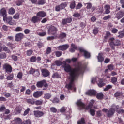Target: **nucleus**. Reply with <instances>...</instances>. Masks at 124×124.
I'll use <instances>...</instances> for the list:
<instances>
[{
    "label": "nucleus",
    "instance_id": "obj_63",
    "mask_svg": "<svg viewBox=\"0 0 124 124\" xmlns=\"http://www.w3.org/2000/svg\"><path fill=\"white\" fill-rule=\"evenodd\" d=\"M66 111V108L64 107H63L60 108L61 113H65Z\"/></svg>",
    "mask_w": 124,
    "mask_h": 124
},
{
    "label": "nucleus",
    "instance_id": "obj_9",
    "mask_svg": "<svg viewBox=\"0 0 124 124\" xmlns=\"http://www.w3.org/2000/svg\"><path fill=\"white\" fill-rule=\"evenodd\" d=\"M78 50L80 53H83V56L85 59H90V58H91V53L89 52L88 51L82 48H78Z\"/></svg>",
    "mask_w": 124,
    "mask_h": 124
},
{
    "label": "nucleus",
    "instance_id": "obj_18",
    "mask_svg": "<svg viewBox=\"0 0 124 124\" xmlns=\"http://www.w3.org/2000/svg\"><path fill=\"white\" fill-rule=\"evenodd\" d=\"M97 85L99 88H102L104 86H105V83L104 82V79L103 78H99L98 80L96 81Z\"/></svg>",
    "mask_w": 124,
    "mask_h": 124
},
{
    "label": "nucleus",
    "instance_id": "obj_4",
    "mask_svg": "<svg viewBox=\"0 0 124 124\" xmlns=\"http://www.w3.org/2000/svg\"><path fill=\"white\" fill-rule=\"evenodd\" d=\"M48 35H58V28L53 25H50L47 30Z\"/></svg>",
    "mask_w": 124,
    "mask_h": 124
},
{
    "label": "nucleus",
    "instance_id": "obj_59",
    "mask_svg": "<svg viewBox=\"0 0 124 124\" xmlns=\"http://www.w3.org/2000/svg\"><path fill=\"white\" fill-rule=\"evenodd\" d=\"M23 31V28L21 27H17L16 28L15 31L16 32H19L20 31Z\"/></svg>",
    "mask_w": 124,
    "mask_h": 124
},
{
    "label": "nucleus",
    "instance_id": "obj_62",
    "mask_svg": "<svg viewBox=\"0 0 124 124\" xmlns=\"http://www.w3.org/2000/svg\"><path fill=\"white\" fill-rule=\"evenodd\" d=\"M119 34L118 37H120V38H123V37L124 36V31H121L119 32Z\"/></svg>",
    "mask_w": 124,
    "mask_h": 124
},
{
    "label": "nucleus",
    "instance_id": "obj_28",
    "mask_svg": "<svg viewBox=\"0 0 124 124\" xmlns=\"http://www.w3.org/2000/svg\"><path fill=\"white\" fill-rule=\"evenodd\" d=\"M16 12V10L14 9L13 7H11L8 9V13L9 15H14Z\"/></svg>",
    "mask_w": 124,
    "mask_h": 124
},
{
    "label": "nucleus",
    "instance_id": "obj_51",
    "mask_svg": "<svg viewBox=\"0 0 124 124\" xmlns=\"http://www.w3.org/2000/svg\"><path fill=\"white\" fill-rule=\"evenodd\" d=\"M56 37H57V36L55 35L54 36H48L47 37V40L48 41H50L51 40H54V39H56Z\"/></svg>",
    "mask_w": 124,
    "mask_h": 124
},
{
    "label": "nucleus",
    "instance_id": "obj_37",
    "mask_svg": "<svg viewBox=\"0 0 124 124\" xmlns=\"http://www.w3.org/2000/svg\"><path fill=\"white\" fill-rule=\"evenodd\" d=\"M110 36H111V33H110V32H107L106 33L105 36L104 37L105 39L104 41H105V42H107L106 39H108V38H109Z\"/></svg>",
    "mask_w": 124,
    "mask_h": 124
},
{
    "label": "nucleus",
    "instance_id": "obj_10",
    "mask_svg": "<svg viewBox=\"0 0 124 124\" xmlns=\"http://www.w3.org/2000/svg\"><path fill=\"white\" fill-rule=\"evenodd\" d=\"M66 6H67V4L66 3H61L60 5H56L55 6V11L57 12H59L61 10H62V9H64Z\"/></svg>",
    "mask_w": 124,
    "mask_h": 124
},
{
    "label": "nucleus",
    "instance_id": "obj_24",
    "mask_svg": "<svg viewBox=\"0 0 124 124\" xmlns=\"http://www.w3.org/2000/svg\"><path fill=\"white\" fill-rule=\"evenodd\" d=\"M97 58L98 59V62H102L104 61V57H103V53L102 52L99 53Z\"/></svg>",
    "mask_w": 124,
    "mask_h": 124
},
{
    "label": "nucleus",
    "instance_id": "obj_60",
    "mask_svg": "<svg viewBox=\"0 0 124 124\" xmlns=\"http://www.w3.org/2000/svg\"><path fill=\"white\" fill-rule=\"evenodd\" d=\"M51 52H52V48L50 47H48L46 50V54L49 55V54L51 53Z\"/></svg>",
    "mask_w": 124,
    "mask_h": 124
},
{
    "label": "nucleus",
    "instance_id": "obj_17",
    "mask_svg": "<svg viewBox=\"0 0 124 124\" xmlns=\"http://www.w3.org/2000/svg\"><path fill=\"white\" fill-rule=\"evenodd\" d=\"M72 22V18L67 17L62 20V24L63 25V26H65V25H67V24H70Z\"/></svg>",
    "mask_w": 124,
    "mask_h": 124
},
{
    "label": "nucleus",
    "instance_id": "obj_1",
    "mask_svg": "<svg viewBox=\"0 0 124 124\" xmlns=\"http://www.w3.org/2000/svg\"><path fill=\"white\" fill-rule=\"evenodd\" d=\"M64 65L63 66L64 71L69 73L68 78L79 77L81 74L84 73L85 68L81 65H78L75 68H72L71 66L68 64H66L65 62H63Z\"/></svg>",
    "mask_w": 124,
    "mask_h": 124
},
{
    "label": "nucleus",
    "instance_id": "obj_53",
    "mask_svg": "<svg viewBox=\"0 0 124 124\" xmlns=\"http://www.w3.org/2000/svg\"><path fill=\"white\" fill-rule=\"evenodd\" d=\"M111 17H112V16L110 15L106 16L103 18V20H104V21L109 20V19H111Z\"/></svg>",
    "mask_w": 124,
    "mask_h": 124
},
{
    "label": "nucleus",
    "instance_id": "obj_43",
    "mask_svg": "<svg viewBox=\"0 0 124 124\" xmlns=\"http://www.w3.org/2000/svg\"><path fill=\"white\" fill-rule=\"evenodd\" d=\"M112 86L111 85H108L106 86V88H105L104 89V92H107V91H109V90H110V89H112Z\"/></svg>",
    "mask_w": 124,
    "mask_h": 124
},
{
    "label": "nucleus",
    "instance_id": "obj_29",
    "mask_svg": "<svg viewBox=\"0 0 124 124\" xmlns=\"http://www.w3.org/2000/svg\"><path fill=\"white\" fill-rule=\"evenodd\" d=\"M67 34L66 33L64 32H61L58 37L59 39H63V38H66Z\"/></svg>",
    "mask_w": 124,
    "mask_h": 124
},
{
    "label": "nucleus",
    "instance_id": "obj_26",
    "mask_svg": "<svg viewBox=\"0 0 124 124\" xmlns=\"http://www.w3.org/2000/svg\"><path fill=\"white\" fill-rule=\"evenodd\" d=\"M26 101L27 103H28V104H30V105H34L35 99L34 98L26 99Z\"/></svg>",
    "mask_w": 124,
    "mask_h": 124
},
{
    "label": "nucleus",
    "instance_id": "obj_11",
    "mask_svg": "<svg viewBox=\"0 0 124 124\" xmlns=\"http://www.w3.org/2000/svg\"><path fill=\"white\" fill-rule=\"evenodd\" d=\"M33 114L35 118H41V117L44 116V112L40 111V110H34Z\"/></svg>",
    "mask_w": 124,
    "mask_h": 124
},
{
    "label": "nucleus",
    "instance_id": "obj_31",
    "mask_svg": "<svg viewBox=\"0 0 124 124\" xmlns=\"http://www.w3.org/2000/svg\"><path fill=\"white\" fill-rule=\"evenodd\" d=\"M122 95H123V93L122 92L117 91L114 93V97H116V98L121 97V96H122Z\"/></svg>",
    "mask_w": 124,
    "mask_h": 124
},
{
    "label": "nucleus",
    "instance_id": "obj_61",
    "mask_svg": "<svg viewBox=\"0 0 124 124\" xmlns=\"http://www.w3.org/2000/svg\"><path fill=\"white\" fill-rule=\"evenodd\" d=\"M73 16L75 18H79L80 16H81V14H80V13H74Z\"/></svg>",
    "mask_w": 124,
    "mask_h": 124
},
{
    "label": "nucleus",
    "instance_id": "obj_54",
    "mask_svg": "<svg viewBox=\"0 0 124 124\" xmlns=\"http://www.w3.org/2000/svg\"><path fill=\"white\" fill-rule=\"evenodd\" d=\"M4 96L5 97H6V98H8V97H10L11 96V94L7 92H4L3 93Z\"/></svg>",
    "mask_w": 124,
    "mask_h": 124
},
{
    "label": "nucleus",
    "instance_id": "obj_7",
    "mask_svg": "<svg viewBox=\"0 0 124 124\" xmlns=\"http://www.w3.org/2000/svg\"><path fill=\"white\" fill-rule=\"evenodd\" d=\"M3 20L4 22H5L6 23H7V24H8L11 26H15V25H16V22L13 20V18H12V16L8 17L7 16H6L5 17L3 18Z\"/></svg>",
    "mask_w": 124,
    "mask_h": 124
},
{
    "label": "nucleus",
    "instance_id": "obj_46",
    "mask_svg": "<svg viewBox=\"0 0 124 124\" xmlns=\"http://www.w3.org/2000/svg\"><path fill=\"white\" fill-rule=\"evenodd\" d=\"M49 110L51 113H57V109L55 107H51L49 108Z\"/></svg>",
    "mask_w": 124,
    "mask_h": 124
},
{
    "label": "nucleus",
    "instance_id": "obj_41",
    "mask_svg": "<svg viewBox=\"0 0 124 124\" xmlns=\"http://www.w3.org/2000/svg\"><path fill=\"white\" fill-rule=\"evenodd\" d=\"M76 5V4H75V1H73L70 4V8H71V9H74V8H75Z\"/></svg>",
    "mask_w": 124,
    "mask_h": 124
},
{
    "label": "nucleus",
    "instance_id": "obj_12",
    "mask_svg": "<svg viewBox=\"0 0 124 124\" xmlns=\"http://www.w3.org/2000/svg\"><path fill=\"white\" fill-rule=\"evenodd\" d=\"M25 37V35L22 33H18L16 34L15 36V40L16 41L19 42L21 41L22 39H24Z\"/></svg>",
    "mask_w": 124,
    "mask_h": 124
},
{
    "label": "nucleus",
    "instance_id": "obj_48",
    "mask_svg": "<svg viewBox=\"0 0 124 124\" xmlns=\"http://www.w3.org/2000/svg\"><path fill=\"white\" fill-rule=\"evenodd\" d=\"M99 30H98V28H95L93 30V32L94 35H96L97 33H98V31Z\"/></svg>",
    "mask_w": 124,
    "mask_h": 124
},
{
    "label": "nucleus",
    "instance_id": "obj_20",
    "mask_svg": "<svg viewBox=\"0 0 124 124\" xmlns=\"http://www.w3.org/2000/svg\"><path fill=\"white\" fill-rule=\"evenodd\" d=\"M124 16V11L123 10H121L118 12L116 14V18H117V20H120V19H122V18Z\"/></svg>",
    "mask_w": 124,
    "mask_h": 124
},
{
    "label": "nucleus",
    "instance_id": "obj_55",
    "mask_svg": "<svg viewBox=\"0 0 124 124\" xmlns=\"http://www.w3.org/2000/svg\"><path fill=\"white\" fill-rule=\"evenodd\" d=\"M11 117V115L9 114L8 115H5V114H3V118L4 120H10V117Z\"/></svg>",
    "mask_w": 124,
    "mask_h": 124
},
{
    "label": "nucleus",
    "instance_id": "obj_30",
    "mask_svg": "<svg viewBox=\"0 0 124 124\" xmlns=\"http://www.w3.org/2000/svg\"><path fill=\"white\" fill-rule=\"evenodd\" d=\"M103 97H104V95H103V93H97L96 98H97V99H99L100 100H101L103 99Z\"/></svg>",
    "mask_w": 124,
    "mask_h": 124
},
{
    "label": "nucleus",
    "instance_id": "obj_52",
    "mask_svg": "<svg viewBox=\"0 0 124 124\" xmlns=\"http://www.w3.org/2000/svg\"><path fill=\"white\" fill-rule=\"evenodd\" d=\"M0 59H6V54L4 52L0 53Z\"/></svg>",
    "mask_w": 124,
    "mask_h": 124
},
{
    "label": "nucleus",
    "instance_id": "obj_16",
    "mask_svg": "<svg viewBox=\"0 0 124 124\" xmlns=\"http://www.w3.org/2000/svg\"><path fill=\"white\" fill-rule=\"evenodd\" d=\"M42 20V18L41 17H39L37 16H33L31 19V22L33 24H36L37 23H39L40 21Z\"/></svg>",
    "mask_w": 124,
    "mask_h": 124
},
{
    "label": "nucleus",
    "instance_id": "obj_42",
    "mask_svg": "<svg viewBox=\"0 0 124 124\" xmlns=\"http://www.w3.org/2000/svg\"><path fill=\"white\" fill-rule=\"evenodd\" d=\"M14 19L15 20H18L19 18H20V13L17 12L16 13L13 17Z\"/></svg>",
    "mask_w": 124,
    "mask_h": 124
},
{
    "label": "nucleus",
    "instance_id": "obj_21",
    "mask_svg": "<svg viewBox=\"0 0 124 124\" xmlns=\"http://www.w3.org/2000/svg\"><path fill=\"white\" fill-rule=\"evenodd\" d=\"M0 15L2 16L3 18L7 16V12L5 8H2L0 10Z\"/></svg>",
    "mask_w": 124,
    "mask_h": 124
},
{
    "label": "nucleus",
    "instance_id": "obj_6",
    "mask_svg": "<svg viewBox=\"0 0 124 124\" xmlns=\"http://www.w3.org/2000/svg\"><path fill=\"white\" fill-rule=\"evenodd\" d=\"M79 77H75L72 78H68L70 82L68 84H66L65 85V88L68 90H72L73 89V86L72 85L74 83V81L76 80H78Z\"/></svg>",
    "mask_w": 124,
    "mask_h": 124
},
{
    "label": "nucleus",
    "instance_id": "obj_38",
    "mask_svg": "<svg viewBox=\"0 0 124 124\" xmlns=\"http://www.w3.org/2000/svg\"><path fill=\"white\" fill-rule=\"evenodd\" d=\"M30 62H35L37 61V57L35 56H33L30 58Z\"/></svg>",
    "mask_w": 124,
    "mask_h": 124
},
{
    "label": "nucleus",
    "instance_id": "obj_2",
    "mask_svg": "<svg viewBox=\"0 0 124 124\" xmlns=\"http://www.w3.org/2000/svg\"><path fill=\"white\" fill-rule=\"evenodd\" d=\"M116 111L118 114H124V110L120 108V106H119V105L115 106V108H111L109 110H108V108H104L102 109V111L104 112V113H106L108 118L113 117Z\"/></svg>",
    "mask_w": 124,
    "mask_h": 124
},
{
    "label": "nucleus",
    "instance_id": "obj_8",
    "mask_svg": "<svg viewBox=\"0 0 124 124\" xmlns=\"http://www.w3.org/2000/svg\"><path fill=\"white\" fill-rule=\"evenodd\" d=\"M3 70H4L6 73H11L13 68L11 65L6 63L3 65Z\"/></svg>",
    "mask_w": 124,
    "mask_h": 124
},
{
    "label": "nucleus",
    "instance_id": "obj_32",
    "mask_svg": "<svg viewBox=\"0 0 124 124\" xmlns=\"http://www.w3.org/2000/svg\"><path fill=\"white\" fill-rule=\"evenodd\" d=\"M52 97V94L50 93H46L44 94V99H49Z\"/></svg>",
    "mask_w": 124,
    "mask_h": 124
},
{
    "label": "nucleus",
    "instance_id": "obj_34",
    "mask_svg": "<svg viewBox=\"0 0 124 124\" xmlns=\"http://www.w3.org/2000/svg\"><path fill=\"white\" fill-rule=\"evenodd\" d=\"M117 81H118V78H117V77H113L111 78V82L113 84V85H116Z\"/></svg>",
    "mask_w": 124,
    "mask_h": 124
},
{
    "label": "nucleus",
    "instance_id": "obj_25",
    "mask_svg": "<svg viewBox=\"0 0 124 124\" xmlns=\"http://www.w3.org/2000/svg\"><path fill=\"white\" fill-rule=\"evenodd\" d=\"M111 9V6L109 4H106L104 6V9L105 10V14H109L111 11H110V9Z\"/></svg>",
    "mask_w": 124,
    "mask_h": 124
},
{
    "label": "nucleus",
    "instance_id": "obj_50",
    "mask_svg": "<svg viewBox=\"0 0 124 124\" xmlns=\"http://www.w3.org/2000/svg\"><path fill=\"white\" fill-rule=\"evenodd\" d=\"M55 63L57 66H61L62 64V62L61 61H59V60H56L55 62Z\"/></svg>",
    "mask_w": 124,
    "mask_h": 124
},
{
    "label": "nucleus",
    "instance_id": "obj_13",
    "mask_svg": "<svg viewBox=\"0 0 124 124\" xmlns=\"http://www.w3.org/2000/svg\"><path fill=\"white\" fill-rule=\"evenodd\" d=\"M68 48H69V45L68 44L61 45L57 47V49L59 51H66Z\"/></svg>",
    "mask_w": 124,
    "mask_h": 124
},
{
    "label": "nucleus",
    "instance_id": "obj_40",
    "mask_svg": "<svg viewBox=\"0 0 124 124\" xmlns=\"http://www.w3.org/2000/svg\"><path fill=\"white\" fill-rule=\"evenodd\" d=\"M42 103H43V100H35V105H42Z\"/></svg>",
    "mask_w": 124,
    "mask_h": 124
},
{
    "label": "nucleus",
    "instance_id": "obj_22",
    "mask_svg": "<svg viewBox=\"0 0 124 124\" xmlns=\"http://www.w3.org/2000/svg\"><path fill=\"white\" fill-rule=\"evenodd\" d=\"M42 94H43V91H36L34 93L33 96L35 98H39L40 96H42Z\"/></svg>",
    "mask_w": 124,
    "mask_h": 124
},
{
    "label": "nucleus",
    "instance_id": "obj_14",
    "mask_svg": "<svg viewBox=\"0 0 124 124\" xmlns=\"http://www.w3.org/2000/svg\"><path fill=\"white\" fill-rule=\"evenodd\" d=\"M76 104L78 107H79L80 110H82V109H85V107H86V105L83 102H82V100L80 99L77 101L76 102Z\"/></svg>",
    "mask_w": 124,
    "mask_h": 124
},
{
    "label": "nucleus",
    "instance_id": "obj_45",
    "mask_svg": "<svg viewBox=\"0 0 124 124\" xmlns=\"http://www.w3.org/2000/svg\"><path fill=\"white\" fill-rule=\"evenodd\" d=\"M97 11L99 13L102 14L103 13V7H101V6H98V8H97Z\"/></svg>",
    "mask_w": 124,
    "mask_h": 124
},
{
    "label": "nucleus",
    "instance_id": "obj_39",
    "mask_svg": "<svg viewBox=\"0 0 124 124\" xmlns=\"http://www.w3.org/2000/svg\"><path fill=\"white\" fill-rule=\"evenodd\" d=\"M35 77H39V75H40V72H39V69H36L34 74L33 75Z\"/></svg>",
    "mask_w": 124,
    "mask_h": 124
},
{
    "label": "nucleus",
    "instance_id": "obj_23",
    "mask_svg": "<svg viewBox=\"0 0 124 124\" xmlns=\"http://www.w3.org/2000/svg\"><path fill=\"white\" fill-rule=\"evenodd\" d=\"M86 94L87 95H89L90 96H93L94 95H96V92L93 90H89L86 93Z\"/></svg>",
    "mask_w": 124,
    "mask_h": 124
},
{
    "label": "nucleus",
    "instance_id": "obj_64",
    "mask_svg": "<svg viewBox=\"0 0 124 124\" xmlns=\"http://www.w3.org/2000/svg\"><path fill=\"white\" fill-rule=\"evenodd\" d=\"M85 124V119L83 118H81L80 121L78 122V124Z\"/></svg>",
    "mask_w": 124,
    "mask_h": 124
},
{
    "label": "nucleus",
    "instance_id": "obj_36",
    "mask_svg": "<svg viewBox=\"0 0 124 124\" xmlns=\"http://www.w3.org/2000/svg\"><path fill=\"white\" fill-rule=\"evenodd\" d=\"M46 3V0H38L37 4L38 5H43Z\"/></svg>",
    "mask_w": 124,
    "mask_h": 124
},
{
    "label": "nucleus",
    "instance_id": "obj_44",
    "mask_svg": "<svg viewBox=\"0 0 124 124\" xmlns=\"http://www.w3.org/2000/svg\"><path fill=\"white\" fill-rule=\"evenodd\" d=\"M32 53H33V50L29 49L26 51V55L28 56H31V55H32Z\"/></svg>",
    "mask_w": 124,
    "mask_h": 124
},
{
    "label": "nucleus",
    "instance_id": "obj_47",
    "mask_svg": "<svg viewBox=\"0 0 124 124\" xmlns=\"http://www.w3.org/2000/svg\"><path fill=\"white\" fill-rule=\"evenodd\" d=\"M11 58L14 62H17L18 61V56L15 54L12 55Z\"/></svg>",
    "mask_w": 124,
    "mask_h": 124
},
{
    "label": "nucleus",
    "instance_id": "obj_56",
    "mask_svg": "<svg viewBox=\"0 0 124 124\" xmlns=\"http://www.w3.org/2000/svg\"><path fill=\"white\" fill-rule=\"evenodd\" d=\"M22 77H23V73H22V72H18L17 75V78H18V79H22Z\"/></svg>",
    "mask_w": 124,
    "mask_h": 124
},
{
    "label": "nucleus",
    "instance_id": "obj_57",
    "mask_svg": "<svg viewBox=\"0 0 124 124\" xmlns=\"http://www.w3.org/2000/svg\"><path fill=\"white\" fill-rule=\"evenodd\" d=\"M62 51H56L55 52V55L56 56V57H57L58 58L61 57V56H62Z\"/></svg>",
    "mask_w": 124,
    "mask_h": 124
},
{
    "label": "nucleus",
    "instance_id": "obj_35",
    "mask_svg": "<svg viewBox=\"0 0 124 124\" xmlns=\"http://www.w3.org/2000/svg\"><path fill=\"white\" fill-rule=\"evenodd\" d=\"M89 113L92 117L95 116V110L93 108H90L89 110Z\"/></svg>",
    "mask_w": 124,
    "mask_h": 124
},
{
    "label": "nucleus",
    "instance_id": "obj_15",
    "mask_svg": "<svg viewBox=\"0 0 124 124\" xmlns=\"http://www.w3.org/2000/svg\"><path fill=\"white\" fill-rule=\"evenodd\" d=\"M41 72L43 77H48V76H50V71L47 69H42Z\"/></svg>",
    "mask_w": 124,
    "mask_h": 124
},
{
    "label": "nucleus",
    "instance_id": "obj_3",
    "mask_svg": "<svg viewBox=\"0 0 124 124\" xmlns=\"http://www.w3.org/2000/svg\"><path fill=\"white\" fill-rule=\"evenodd\" d=\"M37 88H43V91H46L49 87V85L47 83L46 80L44 79L40 81H38L36 83Z\"/></svg>",
    "mask_w": 124,
    "mask_h": 124
},
{
    "label": "nucleus",
    "instance_id": "obj_33",
    "mask_svg": "<svg viewBox=\"0 0 124 124\" xmlns=\"http://www.w3.org/2000/svg\"><path fill=\"white\" fill-rule=\"evenodd\" d=\"M14 78V74L13 73L10 74L6 78V79L8 81H11L13 80Z\"/></svg>",
    "mask_w": 124,
    "mask_h": 124
},
{
    "label": "nucleus",
    "instance_id": "obj_27",
    "mask_svg": "<svg viewBox=\"0 0 124 124\" xmlns=\"http://www.w3.org/2000/svg\"><path fill=\"white\" fill-rule=\"evenodd\" d=\"M6 45L9 48H10L11 50H13V49H15L16 47V44L12 43L10 42L8 43Z\"/></svg>",
    "mask_w": 124,
    "mask_h": 124
},
{
    "label": "nucleus",
    "instance_id": "obj_49",
    "mask_svg": "<svg viewBox=\"0 0 124 124\" xmlns=\"http://www.w3.org/2000/svg\"><path fill=\"white\" fill-rule=\"evenodd\" d=\"M36 70V69H35L31 67L30 70L29 71V74H32V75H33V74H34V72H35Z\"/></svg>",
    "mask_w": 124,
    "mask_h": 124
},
{
    "label": "nucleus",
    "instance_id": "obj_19",
    "mask_svg": "<svg viewBox=\"0 0 124 124\" xmlns=\"http://www.w3.org/2000/svg\"><path fill=\"white\" fill-rule=\"evenodd\" d=\"M36 16L39 18H44L47 16V13L44 11H40L36 14Z\"/></svg>",
    "mask_w": 124,
    "mask_h": 124
},
{
    "label": "nucleus",
    "instance_id": "obj_5",
    "mask_svg": "<svg viewBox=\"0 0 124 124\" xmlns=\"http://www.w3.org/2000/svg\"><path fill=\"white\" fill-rule=\"evenodd\" d=\"M109 40L110 41L109 45L112 50H115V46H120L121 45V41L119 40H115L114 38H110Z\"/></svg>",
    "mask_w": 124,
    "mask_h": 124
},
{
    "label": "nucleus",
    "instance_id": "obj_58",
    "mask_svg": "<svg viewBox=\"0 0 124 124\" xmlns=\"http://www.w3.org/2000/svg\"><path fill=\"white\" fill-rule=\"evenodd\" d=\"M23 2H24V1L22 0H18L17 2H16V5L17 6H20L21 5H23Z\"/></svg>",
    "mask_w": 124,
    "mask_h": 124
}]
</instances>
